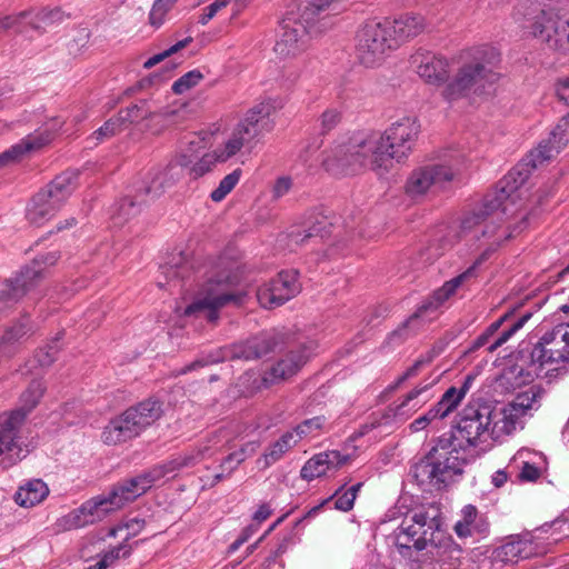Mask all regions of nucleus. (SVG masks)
Here are the masks:
<instances>
[{
  "mask_svg": "<svg viewBox=\"0 0 569 569\" xmlns=\"http://www.w3.org/2000/svg\"><path fill=\"white\" fill-rule=\"evenodd\" d=\"M123 130V127L121 126L119 119L116 117L110 118L107 120L103 126H101L99 129H97L92 136L91 139H94L97 143L103 141L104 139L111 138L114 134L121 132Z\"/></svg>",
  "mask_w": 569,
  "mask_h": 569,
  "instance_id": "50",
  "label": "nucleus"
},
{
  "mask_svg": "<svg viewBox=\"0 0 569 569\" xmlns=\"http://www.w3.org/2000/svg\"><path fill=\"white\" fill-rule=\"evenodd\" d=\"M325 423L323 417H313L310 419H306L300 425L296 427V429L292 431L295 432L296 438L298 441L302 439L303 437L311 436L316 431L320 430Z\"/></svg>",
  "mask_w": 569,
  "mask_h": 569,
  "instance_id": "52",
  "label": "nucleus"
},
{
  "mask_svg": "<svg viewBox=\"0 0 569 569\" xmlns=\"http://www.w3.org/2000/svg\"><path fill=\"white\" fill-rule=\"evenodd\" d=\"M240 272L236 262L221 258L207 281L197 292L193 301L184 309L187 317H203L210 322L219 318V311L227 306H241L247 297L238 288Z\"/></svg>",
  "mask_w": 569,
  "mask_h": 569,
  "instance_id": "4",
  "label": "nucleus"
},
{
  "mask_svg": "<svg viewBox=\"0 0 569 569\" xmlns=\"http://www.w3.org/2000/svg\"><path fill=\"white\" fill-rule=\"evenodd\" d=\"M230 0H214L204 9L203 14L199 19V23L207 24L222 8L229 4Z\"/></svg>",
  "mask_w": 569,
  "mask_h": 569,
  "instance_id": "59",
  "label": "nucleus"
},
{
  "mask_svg": "<svg viewBox=\"0 0 569 569\" xmlns=\"http://www.w3.org/2000/svg\"><path fill=\"white\" fill-rule=\"evenodd\" d=\"M568 141L569 113L551 131L550 139L547 142H541L521 163L517 164L498 182L495 191L487 193L481 203L465 213L460 226L461 231L470 232L480 226H482V229L487 226H495L499 231L508 230L511 232L509 239L515 237V232L522 231L528 220L527 216H522L520 223L512 229L500 224L502 218L510 212V206L515 203L513 193L528 180L532 169L551 159L553 153H559Z\"/></svg>",
  "mask_w": 569,
  "mask_h": 569,
  "instance_id": "2",
  "label": "nucleus"
},
{
  "mask_svg": "<svg viewBox=\"0 0 569 569\" xmlns=\"http://www.w3.org/2000/svg\"><path fill=\"white\" fill-rule=\"evenodd\" d=\"M508 405L498 410L491 408L490 439L500 440L516 430L520 417Z\"/></svg>",
  "mask_w": 569,
  "mask_h": 569,
  "instance_id": "33",
  "label": "nucleus"
},
{
  "mask_svg": "<svg viewBox=\"0 0 569 569\" xmlns=\"http://www.w3.org/2000/svg\"><path fill=\"white\" fill-rule=\"evenodd\" d=\"M536 365H538V362L531 359L530 355L527 366L526 361L508 366L499 377L498 381L500 386H503L506 389H516L531 382L535 377H546V371L542 368H538Z\"/></svg>",
  "mask_w": 569,
  "mask_h": 569,
  "instance_id": "27",
  "label": "nucleus"
},
{
  "mask_svg": "<svg viewBox=\"0 0 569 569\" xmlns=\"http://www.w3.org/2000/svg\"><path fill=\"white\" fill-rule=\"evenodd\" d=\"M476 379L475 375H467L461 387L457 388L455 386L448 388L445 393L441 396L443 401L450 406V409L455 411L458 406L461 403L462 399L466 397L467 392L470 390L473 381Z\"/></svg>",
  "mask_w": 569,
  "mask_h": 569,
  "instance_id": "44",
  "label": "nucleus"
},
{
  "mask_svg": "<svg viewBox=\"0 0 569 569\" xmlns=\"http://www.w3.org/2000/svg\"><path fill=\"white\" fill-rule=\"evenodd\" d=\"M528 16H533L532 33L551 49L569 52V0H528Z\"/></svg>",
  "mask_w": 569,
  "mask_h": 569,
  "instance_id": "7",
  "label": "nucleus"
},
{
  "mask_svg": "<svg viewBox=\"0 0 569 569\" xmlns=\"http://www.w3.org/2000/svg\"><path fill=\"white\" fill-rule=\"evenodd\" d=\"M44 391L40 380H32L20 397V407L10 412L0 413V457L2 469H8L22 460L28 449H23L18 436L26 416L38 405Z\"/></svg>",
  "mask_w": 569,
  "mask_h": 569,
  "instance_id": "6",
  "label": "nucleus"
},
{
  "mask_svg": "<svg viewBox=\"0 0 569 569\" xmlns=\"http://www.w3.org/2000/svg\"><path fill=\"white\" fill-rule=\"evenodd\" d=\"M217 438V435H212L199 443L198 447L173 457L166 466L159 468L162 471V476L183 468L194 467L204 458L212 456Z\"/></svg>",
  "mask_w": 569,
  "mask_h": 569,
  "instance_id": "28",
  "label": "nucleus"
},
{
  "mask_svg": "<svg viewBox=\"0 0 569 569\" xmlns=\"http://www.w3.org/2000/svg\"><path fill=\"white\" fill-rule=\"evenodd\" d=\"M203 140H204V138L201 137L200 134H197V133L191 134L189 137L188 141L186 142L187 148L181 153L188 154L189 157H191V159L193 161L198 156V151L200 149L204 148Z\"/></svg>",
  "mask_w": 569,
  "mask_h": 569,
  "instance_id": "58",
  "label": "nucleus"
},
{
  "mask_svg": "<svg viewBox=\"0 0 569 569\" xmlns=\"http://www.w3.org/2000/svg\"><path fill=\"white\" fill-rule=\"evenodd\" d=\"M530 353L538 368L546 371V378L565 375L569 365V323H559L547 331Z\"/></svg>",
  "mask_w": 569,
  "mask_h": 569,
  "instance_id": "10",
  "label": "nucleus"
},
{
  "mask_svg": "<svg viewBox=\"0 0 569 569\" xmlns=\"http://www.w3.org/2000/svg\"><path fill=\"white\" fill-rule=\"evenodd\" d=\"M491 407L468 405L460 413L456 431L437 445L411 468V475L426 490L441 489L463 471L466 457L460 450L477 447L490 438Z\"/></svg>",
  "mask_w": 569,
  "mask_h": 569,
  "instance_id": "1",
  "label": "nucleus"
},
{
  "mask_svg": "<svg viewBox=\"0 0 569 569\" xmlns=\"http://www.w3.org/2000/svg\"><path fill=\"white\" fill-rule=\"evenodd\" d=\"M451 412L450 406H448L442 398L432 406L425 415L413 420L410 425V429L413 432L423 430L427 426L437 423L440 420L447 418Z\"/></svg>",
  "mask_w": 569,
  "mask_h": 569,
  "instance_id": "40",
  "label": "nucleus"
},
{
  "mask_svg": "<svg viewBox=\"0 0 569 569\" xmlns=\"http://www.w3.org/2000/svg\"><path fill=\"white\" fill-rule=\"evenodd\" d=\"M420 132V126L415 118L403 117L385 130L383 133H371L379 138L378 152L386 156V172L392 167L393 160L400 162L412 151Z\"/></svg>",
  "mask_w": 569,
  "mask_h": 569,
  "instance_id": "13",
  "label": "nucleus"
},
{
  "mask_svg": "<svg viewBox=\"0 0 569 569\" xmlns=\"http://www.w3.org/2000/svg\"><path fill=\"white\" fill-rule=\"evenodd\" d=\"M332 222L321 211L311 212L305 220L301 229L289 233L290 241L296 244L317 243L331 233Z\"/></svg>",
  "mask_w": 569,
  "mask_h": 569,
  "instance_id": "24",
  "label": "nucleus"
},
{
  "mask_svg": "<svg viewBox=\"0 0 569 569\" xmlns=\"http://www.w3.org/2000/svg\"><path fill=\"white\" fill-rule=\"evenodd\" d=\"M489 52L491 58H495L492 49H477L472 60L458 69L443 90L442 94L447 100L452 101L471 94L480 96L498 80V74L490 67L491 62L485 59Z\"/></svg>",
  "mask_w": 569,
  "mask_h": 569,
  "instance_id": "8",
  "label": "nucleus"
},
{
  "mask_svg": "<svg viewBox=\"0 0 569 569\" xmlns=\"http://www.w3.org/2000/svg\"><path fill=\"white\" fill-rule=\"evenodd\" d=\"M322 31L318 23H307L301 16L299 19L289 16L280 23L273 51L280 58H293L307 49L310 37Z\"/></svg>",
  "mask_w": 569,
  "mask_h": 569,
  "instance_id": "17",
  "label": "nucleus"
},
{
  "mask_svg": "<svg viewBox=\"0 0 569 569\" xmlns=\"http://www.w3.org/2000/svg\"><path fill=\"white\" fill-rule=\"evenodd\" d=\"M280 345V337L274 332H262L243 342L220 349V356L208 360L199 359L188 365L181 372L186 373L208 363L227 360H253L276 351Z\"/></svg>",
  "mask_w": 569,
  "mask_h": 569,
  "instance_id": "16",
  "label": "nucleus"
},
{
  "mask_svg": "<svg viewBox=\"0 0 569 569\" xmlns=\"http://www.w3.org/2000/svg\"><path fill=\"white\" fill-rule=\"evenodd\" d=\"M411 521L412 525L407 526L403 530L407 535L417 537L415 550L421 551L427 547V542L431 539L435 529L438 527L436 517H430L427 511L420 509L413 512Z\"/></svg>",
  "mask_w": 569,
  "mask_h": 569,
  "instance_id": "31",
  "label": "nucleus"
},
{
  "mask_svg": "<svg viewBox=\"0 0 569 569\" xmlns=\"http://www.w3.org/2000/svg\"><path fill=\"white\" fill-rule=\"evenodd\" d=\"M202 78L203 74L199 70H191L173 82L172 91L176 94H182L198 84Z\"/></svg>",
  "mask_w": 569,
  "mask_h": 569,
  "instance_id": "49",
  "label": "nucleus"
},
{
  "mask_svg": "<svg viewBox=\"0 0 569 569\" xmlns=\"http://www.w3.org/2000/svg\"><path fill=\"white\" fill-rule=\"evenodd\" d=\"M132 547L122 542L119 546L108 550L102 555L100 560L94 563L96 569H107L113 565L120 558H127L130 556Z\"/></svg>",
  "mask_w": 569,
  "mask_h": 569,
  "instance_id": "45",
  "label": "nucleus"
},
{
  "mask_svg": "<svg viewBox=\"0 0 569 569\" xmlns=\"http://www.w3.org/2000/svg\"><path fill=\"white\" fill-rule=\"evenodd\" d=\"M59 258L57 250L39 254L16 278L0 282V311L17 303L38 282L44 268L53 266Z\"/></svg>",
  "mask_w": 569,
  "mask_h": 569,
  "instance_id": "15",
  "label": "nucleus"
},
{
  "mask_svg": "<svg viewBox=\"0 0 569 569\" xmlns=\"http://www.w3.org/2000/svg\"><path fill=\"white\" fill-rule=\"evenodd\" d=\"M49 495V488L41 479L27 481L14 495L16 502L24 508L40 503Z\"/></svg>",
  "mask_w": 569,
  "mask_h": 569,
  "instance_id": "36",
  "label": "nucleus"
},
{
  "mask_svg": "<svg viewBox=\"0 0 569 569\" xmlns=\"http://www.w3.org/2000/svg\"><path fill=\"white\" fill-rule=\"evenodd\" d=\"M59 340L60 337H56L50 343L36 353L34 358L41 367H48L53 363L60 350Z\"/></svg>",
  "mask_w": 569,
  "mask_h": 569,
  "instance_id": "51",
  "label": "nucleus"
},
{
  "mask_svg": "<svg viewBox=\"0 0 569 569\" xmlns=\"http://www.w3.org/2000/svg\"><path fill=\"white\" fill-rule=\"evenodd\" d=\"M60 206L53 203L43 191H39L31 200L27 209V219L29 222L40 226L50 219Z\"/></svg>",
  "mask_w": 569,
  "mask_h": 569,
  "instance_id": "35",
  "label": "nucleus"
},
{
  "mask_svg": "<svg viewBox=\"0 0 569 569\" xmlns=\"http://www.w3.org/2000/svg\"><path fill=\"white\" fill-rule=\"evenodd\" d=\"M543 390L539 387H530L526 391L517 395V397L508 403L510 408H515V412L521 418L531 410H538L541 406Z\"/></svg>",
  "mask_w": 569,
  "mask_h": 569,
  "instance_id": "38",
  "label": "nucleus"
},
{
  "mask_svg": "<svg viewBox=\"0 0 569 569\" xmlns=\"http://www.w3.org/2000/svg\"><path fill=\"white\" fill-rule=\"evenodd\" d=\"M156 113V109L150 106L149 101L140 100L138 103L120 110L117 114V118L124 129L129 124L139 122L140 120L149 119Z\"/></svg>",
  "mask_w": 569,
  "mask_h": 569,
  "instance_id": "39",
  "label": "nucleus"
},
{
  "mask_svg": "<svg viewBox=\"0 0 569 569\" xmlns=\"http://www.w3.org/2000/svg\"><path fill=\"white\" fill-rule=\"evenodd\" d=\"M192 41L191 37H188L183 40L178 41L176 44L171 46L169 49L164 50L163 52H160L158 54H154L153 57L149 58L144 63L143 67L146 69H150L154 67L156 64L160 63L168 57L172 56L173 53L178 52L179 50L187 47Z\"/></svg>",
  "mask_w": 569,
  "mask_h": 569,
  "instance_id": "53",
  "label": "nucleus"
},
{
  "mask_svg": "<svg viewBox=\"0 0 569 569\" xmlns=\"http://www.w3.org/2000/svg\"><path fill=\"white\" fill-rule=\"evenodd\" d=\"M16 28L17 31L22 32L26 28L24 18L20 17V12L17 14L6 16L0 18V31Z\"/></svg>",
  "mask_w": 569,
  "mask_h": 569,
  "instance_id": "57",
  "label": "nucleus"
},
{
  "mask_svg": "<svg viewBox=\"0 0 569 569\" xmlns=\"http://www.w3.org/2000/svg\"><path fill=\"white\" fill-rule=\"evenodd\" d=\"M58 127H61V122L58 123L54 121L50 129L36 131L23 138L19 143L0 153V167L12 164L22 159L28 152L36 151L48 144L52 140L51 130L58 129Z\"/></svg>",
  "mask_w": 569,
  "mask_h": 569,
  "instance_id": "25",
  "label": "nucleus"
},
{
  "mask_svg": "<svg viewBox=\"0 0 569 569\" xmlns=\"http://www.w3.org/2000/svg\"><path fill=\"white\" fill-rule=\"evenodd\" d=\"M462 519L455 525V532L460 538H466L475 532H482L483 529L478 521V511L476 507L468 505L461 510Z\"/></svg>",
  "mask_w": 569,
  "mask_h": 569,
  "instance_id": "41",
  "label": "nucleus"
},
{
  "mask_svg": "<svg viewBox=\"0 0 569 569\" xmlns=\"http://www.w3.org/2000/svg\"><path fill=\"white\" fill-rule=\"evenodd\" d=\"M150 201V198L143 192V187H141L133 198L126 197L116 203L113 208V219L117 220V223H122L136 217L141 211L142 206Z\"/></svg>",
  "mask_w": 569,
  "mask_h": 569,
  "instance_id": "37",
  "label": "nucleus"
},
{
  "mask_svg": "<svg viewBox=\"0 0 569 569\" xmlns=\"http://www.w3.org/2000/svg\"><path fill=\"white\" fill-rule=\"evenodd\" d=\"M335 0H305L300 11H301V18L307 23H318V26H321L322 29H326L328 27L327 21L325 19H317V17L326 9L328 8Z\"/></svg>",
  "mask_w": 569,
  "mask_h": 569,
  "instance_id": "43",
  "label": "nucleus"
},
{
  "mask_svg": "<svg viewBox=\"0 0 569 569\" xmlns=\"http://www.w3.org/2000/svg\"><path fill=\"white\" fill-rule=\"evenodd\" d=\"M328 471L326 463L323 462L320 453L310 458L301 468L300 476L307 481H311L315 478L323 476Z\"/></svg>",
  "mask_w": 569,
  "mask_h": 569,
  "instance_id": "46",
  "label": "nucleus"
},
{
  "mask_svg": "<svg viewBox=\"0 0 569 569\" xmlns=\"http://www.w3.org/2000/svg\"><path fill=\"white\" fill-rule=\"evenodd\" d=\"M273 110L274 107L270 101H262L251 108L244 119L232 130L223 147L217 149L218 159L224 162L237 154L242 148L251 149L252 141L263 130H269L268 118Z\"/></svg>",
  "mask_w": 569,
  "mask_h": 569,
  "instance_id": "12",
  "label": "nucleus"
},
{
  "mask_svg": "<svg viewBox=\"0 0 569 569\" xmlns=\"http://www.w3.org/2000/svg\"><path fill=\"white\" fill-rule=\"evenodd\" d=\"M463 163L465 158L459 152H446L439 162L413 170L407 180L406 192L416 198L431 188H442L461 172Z\"/></svg>",
  "mask_w": 569,
  "mask_h": 569,
  "instance_id": "11",
  "label": "nucleus"
},
{
  "mask_svg": "<svg viewBox=\"0 0 569 569\" xmlns=\"http://www.w3.org/2000/svg\"><path fill=\"white\" fill-rule=\"evenodd\" d=\"M291 187H292L291 178L280 177L279 179H277V181L273 186V189H272L273 198L278 199V198L283 197L286 193L289 192Z\"/></svg>",
  "mask_w": 569,
  "mask_h": 569,
  "instance_id": "62",
  "label": "nucleus"
},
{
  "mask_svg": "<svg viewBox=\"0 0 569 569\" xmlns=\"http://www.w3.org/2000/svg\"><path fill=\"white\" fill-rule=\"evenodd\" d=\"M343 487L336 491L332 498H335V507L341 511H349L352 509L355 503V493H349L345 491L340 493Z\"/></svg>",
  "mask_w": 569,
  "mask_h": 569,
  "instance_id": "56",
  "label": "nucleus"
},
{
  "mask_svg": "<svg viewBox=\"0 0 569 569\" xmlns=\"http://www.w3.org/2000/svg\"><path fill=\"white\" fill-rule=\"evenodd\" d=\"M556 93L560 101L569 106V78L560 79L556 86Z\"/></svg>",
  "mask_w": 569,
  "mask_h": 569,
  "instance_id": "64",
  "label": "nucleus"
},
{
  "mask_svg": "<svg viewBox=\"0 0 569 569\" xmlns=\"http://www.w3.org/2000/svg\"><path fill=\"white\" fill-rule=\"evenodd\" d=\"M339 120L340 113L337 110H327L321 116V127L325 131H329L338 124Z\"/></svg>",
  "mask_w": 569,
  "mask_h": 569,
  "instance_id": "61",
  "label": "nucleus"
},
{
  "mask_svg": "<svg viewBox=\"0 0 569 569\" xmlns=\"http://www.w3.org/2000/svg\"><path fill=\"white\" fill-rule=\"evenodd\" d=\"M397 49V42L391 38L388 23L378 20L367 21L357 34V53L360 62L372 67Z\"/></svg>",
  "mask_w": 569,
  "mask_h": 569,
  "instance_id": "14",
  "label": "nucleus"
},
{
  "mask_svg": "<svg viewBox=\"0 0 569 569\" xmlns=\"http://www.w3.org/2000/svg\"><path fill=\"white\" fill-rule=\"evenodd\" d=\"M24 18L26 28H30L39 33H43L48 28L61 23L66 19L64 12L60 8H31L20 12Z\"/></svg>",
  "mask_w": 569,
  "mask_h": 569,
  "instance_id": "32",
  "label": "nucleus"
},
{
  "mask_svg": "<svg viewBox=\"0 0 569 569\" xmlns=\"http://www.w3.org/2000/svg\"><path fill=\"white\" fill-rule=\"evenodd\" d=\"M540 477V470L529 462H523L519 478L522 481H536Z\"/></svg>",
  "mask_w": 569,
  "mask_h": 569,
  "instance_id": "63",
  "label": "nucleus"
},
{
  "mask_svg": "<svg viewBox=\"0 0 569 569\" xmlns=\"http://www.w3.org/2000/svg\"><path fill=\"white\" fill-rule=\"evenodd\" d=\"M216 162H221L218 159V151L203 154L197 162L193 161L188 168L193 178H199L209 172Z\"/></svg>",
  "mask_w": 569,
  "mask_h": 569,
  "instance_id": "48",
  "label": "nucleus"
},
{
  "mask_svg": "<svg viewBox=\"0 0 569 569\" xmlns=\"http://www.w3.org/2000/svg\"><path fill=\"white\" fill-rule=\"evenodd\" d=\"M30 328L27 323V320L21 321L17 326L10 328L6 331V333L2 336L0 340V348L6 343H13L19 341L21 338H23L28 332Z\"/></svg>",
  "mask_w": 569,
  "mask_h": 569,
  "instance_id": "54",
  "label": "nucleus"
},
{
  "mask_svg": "<svg viewBox=\"0 0 569 569\" xmlns=\"http://www.w3.org/2000/svg\"><path fill=\"white\" fill-rule=\"evenodd\" d=\"M537 553L536 546L529 539L512 537L495 550V557L503 563H517Z\"/></svg>",
  "mask_w": 569,
  "mask_h": 569,
  "instance_id": "30",
  "label": "nucleus"
},
{
  "mask_svg": "<svg viewBox=\"0 0 569 569\" xmlns=\"http://www.w3.org/2000/svg\"><path fill=\"white\" fill-rule=\"evenodd\" d=\"M241 170L236 169L227 174L219 183L218 188L211 192V199L216 202L221 201L239 182Z\"/></svg>",
  "mask_w": 569,
  "mask_h": 569,
  "instance_id": "47",
  "label": "nucleus"
},
{
  "mask_svg": "<svg viewBox=\"0 0 569 569\" xmlns=\"http://www.w3.org/2000/svg\"><path fill=\"white\" fill-rule=\"evenodd\" d=\"M161 477L162 471L160 469H153L113 485L108 493L111 505L117 510L121 509L124 505L132 502L143 495L151 488L152 483Z\"/></svg>",
  "mask_w": 569,
  "mask_h": 569,
  "instance_id": "20",
  "label": "nucleus"
},
{
  "mask_svg": "<svg viewBox=\"0 0 569 569\" xmlns=\"http://www.w3.org/2000/svg\"><path fill=\"white\" fill-rule=\"evenodd\" d=\"M437 381L438 378L429 382H420L405 396L403 400L399 405L389 407L383 417H392L399 421H405L412 412L417 411L431 398L430 389L437 383Z\"/></svg>",
  "mask_w": 569,
  "mask_h": 569,
  "instance_id": "26",
  "label": "nucleus"
},
{
  "mask_svg": "<svg viewBox=\"0 0 569 569\" xmlns=\"http://www.w3.org/2000/svg\"><path fill=\"white\" fill-rule=\"evenodd\" d=\"M320 455L322 456L323 462L326 463L328 470L331 468H338L345 465L348 460L347 456L341 455L337 450L321 452Z\"/></svg>",
  "mask_w": 569,
  "mask_h": 569,
  "instance_id": "60",
  "label": "nucleus"
},
{
  "mask_svg": "<svg viewBox=\"0 0 569 569\" xmlns=\"http://www.w3.org/2000/svg\"><path fill=\"white\" fill-rule=\"evenodd\" d=\"M298 442V439L295 436V432H286L280 439L273 442L264 452L266 465L270 466L278 461L283 453H286L291 447H293Z\"/></svg>",
  "mask_w": 569,
  "mask_h": 569,
  "instance_id": "42",
  "label": "nucleus"
},
{
  "mask_svg": "<svg viewBox=\"0 0 569 569\" xmlns=\"http://www.w3.org/2000/svg\"><path fill=\"white\" fill-rule=\"evenodd\" d=\"M379 140L361 132L337 142L323 160L326 170L337 177L353 176L366 169L385 174L387 158L377 150Z\"/></svg>",
  "mask_w": 569,
  "mask_h": 569,
  "instance_id": "5",
  "label": "nucleus"
},
{
  "mask_svg": "<svg viewBox=\"0 0 569 569\" xmlns=\"http://www.w3.org/2000/svg\"><path fill=\"white\" fill-rule=\"evenodd\" d=\"M410 64L430 84L440 86L448 79V61L433 52L418 50L411 56Z\"/></svg>",
  "mask_w": 569,
  "mask_h": 569,
  "instance_id": "23",
  "label": "nucleus"
},
{
  "mask_svg": "<svg viewBox=\"0 0 569 569\" xmlns=\"http://www.w3.org/2000/svg\"><path fill=\"white\" fill-rule=\"evenodd\" d=\"M77 172H63L60 176H57L44 189L43 191L48 198L53 200V203L58 206H62L66 200L71 196L77 187Z\"/></svg>",
  "mask_w": 569,
  "mask_h": 569,
  "instance_id": "34",
  "label": "nucleus"
},
{
  "mask_svg": "<svg viewBox=\"0 0 569 569\" xmlns=\"http://www.w3.org/2000/svg\"><path fill=\"white\" fill-rule=\"evenodd\" d=\"M298 270H283L276 278L262 284L257 291L261 307L272 309L296 297L301 290Z\"/></svg>",
  "mask_w": 569,
  "mask_h": 569,
  "instance_id": "18",
  "label": "nucleus"
},
{
  "mask_svg": "<svg viewBox=\"0 0 569 569\" xmlns=\"http://www.w3.org/2000/svg\"><path fill=\"white\" fill-rule=\"evenodd\" d=\"M111 505V500L107 495H100L93 497L82 503L78 509L68 513L64 518V525L67 529L81 528L97 521L102 520L110 512L116 511Z\"/></svg>",
  "mask_w": 569,
  "mask_h": 569,
  "instance_id": "21",
  "label": "nucleus"
},
{
  "mask_svg": "<svg viewBox=\"0 0 569 569\" xmlns=\"http://www.w3.org/2000/svg\"><path fill=\"white\" fill-rule=\"evenodd\" d=\"M177 0H156L150 12V22L152 26H160L164 14L171 9Z\"/></svg>",
  "mask_w": 569,
  "mask_h": 569,
  "instance_id": "55",
  "label": "nucleus"
},
{
  "mask_svg": "<svg viewBox=\"0 0 569 569\" xmlns=\"http://www.w3.org/2000/svg\"><path fill=\"white\" fill-rule=\"evenodd\" d=\"M388 23L391 38L397 42V48L410 39L419 36L426 28L425 19L420 14L406 13L392 20L385 19Z\"/></svg>",
  "mask_w": 569,
  "mask_h": 569,
  "instance_id": "29",
  "label": "nucleus"
},
{
  "mask_svg": "<svg viewBox=\"0 0 569 569\" xmlns=\"http://www.w3.org/2000/svg\"><path fill=\"white\" fill-rule=\"evenodd\" d=\"M162 415L161 403L153 399L139 402L112 419L102 432L107 445H118L139 436Z\"/></svg>",
  "mask_w": 569,
  "mask_h": 569,
  "instance_id": "9",
  "label": "nucleus"
},
{
  "mask_svg": "<svg viewBox=\"0 0 569 569\" xmlns=\"http://www.w3.org/2000/svg\"><path fill=\"white\" fill-rule=\"evenodd\" d=\"M309 352L305 346H295L286 352L274 365L264 371L262 381L264 386L278 383L296 375L307 362Z\"/></svg>",
  "mask_w": 569,
  "mask_h": 569,
  "instance_id": "22",
  "label": "nucleus"
},
{
  "mask_svg": "<svg viewBox=\"0 0 569 569\" xmlns=\"http://www.w3.org/2000/svg\"><path fill=\"white\" fill-rule=\"evenodd\" d=\"M510 237L511 232L508 230L499 231L495 226H487L485 229H481L480 237L477 236L479 250H481V252L473 264L461 274L445 282L441 288L436 290L431 297L423 301L405 322L389 333L387 343L392 346L400 345L416 333L419 329L420 319L436 312L456 292L457 288L461 286L467 278L473 274L475 269L488 260Z\"/></svg>",
  "mask_w": 569,
  "mask_h": 569,
  "instance_id": "3",
  "label": "nucleus"
},
{
  "mask_svg": "<svg viewBox=\"0 0 569 569\" xmlns=\"http://www.w3.org/2000/svg\"><path fill=\"white\" fill-rule=\"evenodd\" d=\"M191 163V157L180 153L174 161H170L164 168L153 170L143 182L144 194L153 201L167 188H171L177 183L182 178L184 169H188Z\"/></svg>",
  "mask_w": 569,
  "mask_h": 569,
  "instance_id": "19",
  "label": "nucleus"
}]
</instances>
